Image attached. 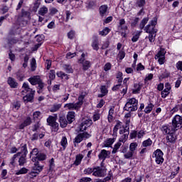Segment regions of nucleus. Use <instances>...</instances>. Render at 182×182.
Segmentation results:
<instances>
[{
	"instance_id": "obj_1",
	"label": "nucleus",
	"mask_w": 182,
	"mask_h": 182,
	"mask_svg": "<svg viewBox=\"0 0 182 182\" xmlns=\"http://www.w3.org/2000/svg\"><path fill=\"white\" fill-rule=\"evenodd\" d=\"M139 100L134 97H132L127 100V103L124 107V110L132 113V112H136L139 109Z\"/></svg>"
},
{
	"instance_id": "obj_2",
	"label": "nucleus",
	"mask_w": 182,
	"mask_h": 182,
	"mask_svg": "<svg viewBox=\"0 0 182 182\" xmlns=\"http://www.w3.org/2000/svg\"><path fill=\"white\" fill-rule=\"evenodd\" d=\"M20 156H18V166H24L26 163V154H28V149L26 144H23L19 148Z\"/></svg>"
},
{
	"instance_id": "obj_3",
	"label": "nucleus",
	"mask_w": 182,
	"mask_h": 182,
	"mask_svg": "<svg viewBox=\"0 0 182 182\" xmlns=\"http://www.w3.org/2000/svg\"><path fill=\"white\" fill-rule=\"evenodd\" d=\"M157 25V17H154L151 22L144 28L146 33H157L156 26Z\"/></svg>"
},
{
	"instance_id": "obj_4",
	"label": "nucleus",
	"mask_w": 182,
	"mask_h": 182,
	"mask_svg": "<svg viewBox=\"0 0 182 182\" xmlns=\"http://www.w3.org/2000/svg\"><path fill=\"white\" fill-rule=\"evenodd\" d=\"M163 156H164L163 151L161 149H156L154 151L152 158L155 159V162L156 164L161 166V164L164 163V158H163Z\"/></svg>"
},
{
	"instance_id": "obj_5",
	"label": "nucleus",
	"mask_w": 182,
	"mask_h": 182,
	"mask_svg": "<svg viewBox=\"0 0 182 182\" xmlns=\"http://www.w3.org/2000/svg\"><path fill=\"white\" fill-rule=\"evenodd\" d=\"M107 173V169L101 166L93 167V173L94 177H106Z\"/></svg>"
},
{
	"instance_id": "obj_6",
	"label": "nucleus",
	"mask_w": 182,
	"mask_h": 182,
	"mask_svg": "<svg viewBox=\"0 0 182 182\" xmlns=\"http://www.w3.org/2000/svg\"><path fill=\"white\" fill-rule=\"evenodd\" d=\"M139 144L137 142H132L129 145V151L127 152L126 154H124V159H130L132 157H133L134 154V151L137 150Z\"/></svg>"
},
{
	"instance_id": "obj_7",
	"label": "nucleus",
	"mask_w": 182,
	"mask_h": 182,
	"mask_svg": "<svg viewBox=\"0 0 182 182\" xmlns=\"http://www.w3.org/2000/svg\"><path fill=\"white\" fill-rule=\"evenodd\" d=\"M90 137V134L87 132H83L79 134L73 141L74 146L76 147L79 143H82L84 139H89Z\"/></svg>"
},
{
	"instance_id": "obj_8",
	"label": "nucleus",
	"mask_w": 182,
	"mask_h": 182,
	"mask_svg": "<svg viewBox=\"0 0 182 182\" xmlns=\"http://www.w3.org/2000/svg\"><path fill=\"white\" fill-rule=\"evenodd\" d=\"M181 124H182V117L180 115H176L173 120H172V124L171 126L174 127V130H178L180 127H181Z\"/></svg>"
},
{
	"instance_id": "obj_9",
	"label": "nucleus",
	"mask_w": 182,
	"mask_h": 182,
	"mask_svg": "<svg viewBox=\"0 0 182 182\" xmlns=\"http://www.w3.org/2000/svg\"><path fill=\"white\" fill-rule=\"evenodd\" d=\"M47 123H48L49 126H51L54 132H58L59 130V124L56 122V119L53 116L48 117Z\"/></svg>"
},
{
	"instance_id": "obj_10",
	"label": "nucleus",
	"mask_w": 182,
	"mask_h": 182,
	"mask_svg": "<svg viewBox=\"0 0 182 182\" xmlns=\"http://www.w3.org/2000/svg\"><path fill=\"white\" fill-rule=\"evenodd\" d=\"M174 129V127L172 126L171 124H164L161 127V131L163 134H170L171 133L176 132Z\"/></svg>"
},
{
	"instance_id": "obj_11",
	"label": "nucleus",
	"mask_w": 182,
	"mask_h": 182,
	"mask_svg": "<svg viewBox=\"0 0 182 182\" xmlns=\"http://www.w3.org/2000/svg\"><path fill=\"white\" fill-rule=\"evenodd\" d=\"M155 59H158L159 65H164V60L166 59V51L164 49H161L160 51L155 55Z\"/></svg>"
},
{
	"instance_id": "obj_12",
	"label": "nucleus",
	"mask_w": 182,
	"mask_h": 182,
	"mask_svg": "<svg viewBox=\"0 0 182 182\" xmlns=\"http://www.w3.org/2000/svg\"><path fill=\"white\" fill-rule=\"evenodd\" d=\"M109 156H110V151L102 149L101 150L100 153L98 155V159L100 160H102V161H105L106 159H109Z\"/></svg>"
},
{
	"instance_id": "obj_13",
	"label": "nucleus",
	"mask_w": 182,
	"mask_h": 182,
	"mask_svg": "<svg viewBox=\"0 0 182 182\" xmlns=\"http://www.w3.org/2000/svg\"><path fill=\"white\" fill-rule=\"evenodd\" d=\"M78 62L82 65V70H87L92 66L90 61L83 58H80Z\"/></svg>"
},
{
	"instance_id": "obj_14",
	"label": "nucleus",
	"mask_w": 182,
	"mask_h": 182,
	"mask_svg": "<svg viewBox=\"0 0 182 182\" xmlns=\"http://www.w3.org/2000/svg\"><path fill=\"white\" fill-rule=\"evenodd\" d=\"M166 140L167 143L174 144L176 142V140H177V135L174 134V132H171V134H168V135L166 136Z\"/></svg>"
},
{
	"instance_id": "obj_15",
	"label": "nucleus",
	"mask_w": 182,
	"mask_h": 182,
	"mask_svg": "<svg viewBox=\"0 0 182 182\" xmlns=\"http://www.w3.org/2000/svg\"><path fill=\"white\" fill-rule=\"evenodd\" d=\"M7 83L11 89H16V87H18V82L14 77H9L7 79Z\"/></svg>"
},
{
	"instance_id": "obj_16",
	"label": "nucleus",
	"mask_w": 182,
	"mask_h": 182,
	"mask_svg": "<svg viewBox=\"0 0 182 182\" xmlns=\"http://www.w3.org/2000/svg\"><path fill=\"white\" fill-rule=\"evenodd\" d=\"M92 125V120H86L81 123L80 125V132H85L89 126Z\"/></svg>"
},
{
	"instance_id": "obj_17",
	"label": "nucleus",
	"mask_w": 182,
	"mask_h": 182,
	"mask_svg": "<svg viewBox=\"0 0 182 182\" xmlns=\"http://www.w3.org/2000/svg\"><path fill=\"white\" fill-rule=\"evenodd\" d=\"M28 82L32 85L33 86H35L38 84L39 82H41V77L39 75H36L33 77H31L28 78Z\"/></svg>"
},
{
	"instance_id": "obj_18",
	"label": "nucleus",
	"mask_w": 182,
	"mask_h": 182,
	"mask_svg": "<svg viewBox=\"0 0 182 182\" xmlns=\"http://www.w3.org/2000/svg\"><path fill=\"white\" fill-rule=\"evenodd\" d=\"M64 107L67 110H79L80 109L76 103H67L64 105Z\"/></svg>"
},
{
	"instance_id": "obj_19",
	"label": "nucleus",
	"mask_w": 182,
	"mask_h": 182,
	"mask_svg": "<svg viewBox=\"0 0 182 182\" xmlns=\"http://www.w3.org/2000/svg\"><path fill=\"white\" fill-rule=\"evenodd\" d=\"M141 32L140 31H135L132 33V42L136 43L139 39L140 38V36L141 35Z\"/></svg>"
},
{
	"instance_id": "obj_20",
	"label": "nucleus",
	"mask_w": 182,
	"mask_h": 182,
	"mask_svg": "<svg viewBox=\"0 0 182 182\" xmlns=\"http://www.w3.org/2000/svg\"><path fill=\"white\" fill-rule=\"evenodd\" d=\"M46 160V155L43 153H39L37 156L32 157V161H43Z\"/></svg>"
},
{
	"instance_id": "obj_21",
	"label": "nucleus",
	"mask_w": 182,
	"mask_h": 182,
	"mask_svg": "<svg viewBox=\"0 0 182 182\" xmlns=\"http://www.w3.org/2000/svg\"><path fill=\"white\" fill-rule=\"evenodd\" d=\"M34 95H35V91L31 92L27 94L26 96H24L23 100H24L25 103H28V102H33Z\"/></svg>"
},
{
	"instance_id": "obj_22",
	"label": "nucleus",
	"mask_w": 182,
	"mask_h": 182,
	"mask_svg": "<svg viewBox=\"0 0 182 182\" xmlns=\"http://www.w3.org/2000/svg\"><path fill=\"white\" fill-rule=\"evenodd\" d=\"M34 163V167H33V171L38 173L43 170V166L39 165V161H33Z\"/></svg>"
},
{
	"instance_id": "obj_23",
	"label": "nucleus",
	"mask_w": 182,
	"mask_h": 182,
	"mask_svg": "<svg viewBox=\"0 0 182 182\" xmlns=\"http://www.w3.org/2000/svg\"><path fill=\"white\" fill-rule=\"evenodd\" d=\"M67 120L68 123H72L75 121V112L70 111L67 114Z\"/></svg>"
},
{
	"instance_id": "obj_24",
	"label": "nucleus",
	"mask_w": 182,
	"mask_h": 182,
	"mask_svg": "<svg viewBox=\"0 0 182 182\" xmlns=\"http://www.w3.org/2000/svg\"><path fill=\"white\" fill-rule=\"evenodd\" d=\"M83 154H79L75 156V161H74V166H79L80 163H82V160H83Z\"/></svg>"
},
{
	"instance_id": "obj_25",
	"label": "nucleus",
	"mask_w": 182,
	"mask_h": 182,
	"mask_svg": "<svg viewBox=\"0 0 182 182\" xmlns=\"http://www.w3.org/2000/svg\"><path fill=\"white\" fill-rule=\"evenodd\" d=\"M107 5H102L100 7V16H106L107 13Z\"/></svg>"
},
{
	"instance_id": "obj_26",
	"label": "nucleus",
	"mask_w": 182,
	"mask_h": 182,
	"mask_svg": "<svg viewBox=\"0 0 182 182\" xmlns=\"http://www.w3.org/2000/svg\"><path fill=\"white\" fill-rule=\"evenodd\" d=\"M60 107H62V104H53L50 109V112H51V113H55V112H58Z\"/></svg>"
},
{
	"instance_id": "obj_27",
	"label": "nucleus",
	"mask_w": 182,
	"mask_h": 182,
	"mask_svg": "<svg viewBox=\"0 0 182 182\" xmlns=\"http://www.w3.org/2000/svg\"><path fill=\"white\" fill-rule=\"evenodd\" d=\"M86 95L85 93L82 92L80 96L78 97V102H76L77 107L80 109L82 107V105H83V100L85 99V97Z\"/></svg>"
},
{
	"instance_id": "obj_28",
	"label": "nucleus",
	"mask_w": 182,
	"mask_h": 182,
	"mask_svg": "<svg viewBox=\"0 0 182 182\" xmlns=\"http://www.w3.org/2000/svg\"><path fill=\"white\" fill-rule=\"evenodd\" d=\"M48 11L49 10L48 9V7H46V6H43L39 9L38 15H41V16H45V15L48 14Z\"/></svg>"
},
{
	"instance_id": "obj_29",
	"label": "nucleus",
	"mask_w": 182,
	"mask_h": 182,
	"mask_svg": "<svg viewBox=\"0 0 182 182\" xmlns=\"http://www.w3.org/2000/svg\"><path fill=\"white\" fill-rule=\"evenodd\" d=\"M22 89H23V90H22V93H23V92H35V90H33L31 87H29V84L28 82H23L22 85Z\"/></svg>"
},
{
	"instance_id": "obj_30",
	"label": "nucleus",
	"mask_w": 182,
	"mask_h": 182,
	"mask_svg": "<svg viewBox=\"0 0 182 182\" xmlns=\"http://www.w3.org/2000/svg\"><path fill=\"white\" fill-rule=\"evenodd\" d=\"M63 69L66 73H73V68H72V65L69 64H64L63 65Z\"/></svg>"
},
{
	"instance_id": "obj_31",
	"label": "nucleus",
	"mask_w": 182,
	"mask_h": 182,
	"mask_svg": "<svg viewBox=\"0 0 182 182\" xmlns=\"http://www.w3.org/2000/svg\"><path fill=\"white\" fill-rule=\"evenodd\" d=\"M59 122L60 126L63 129L68 126V120H66V118L65 117H60Z\"/></svg>"
},
{
	"instance_id": "obj_32",
	"label": "nucleus",
	"mask_w": 182,
	"mask_h": 182,
	"mask_svg": "<svg viewBox=\"0 0 182 182\" xmlns=\"http://www.w3.org/2000/svg\"><path fill=\"white\" fill-rule=\"evenodd\" d=\"M18 156H21V153H17L13 156V157L11 159L10 166L15 167L16 164V157H18Z\"/></svg>"
},
{
	"instance_id": "obj_33",
	"label": "nucleus",
	"mask_w": 182,
	"mask_h": 182,
	"mask_svg": "<svg viewBox=\"0 0 182 182\" xmlns=\"http://www.w3.org/2000/svg\"><path fill=\"white\" fill-rule=\"evenodd\" d=\"M58 77H60V79H63V80H68V79H69V76L68 75V74L62 72V71H59L56 73Z\"/></svg>"
},
{
	"instance_id": "obj_34",
	"label": "nucleus",
	"mask_w": 182,
	"mask_h": 182,
	"mask_svg": "<svg viewBox=\"0 0 182 182\" xmlns=\"http://www.w3.org/2000/svg\"><path fill=\"white\" fill-rule=\"evenodd\" d=\"M147 22H149V17H145L141 20L139 23V29H141V31H143V29H144Z\"/></svg>"
},
{
	"instance_id": "obj_35",
	"label": "nucleus",
	"mask_w": 182,
	"mask_h": 182,
	"mask_svg": "<svg viewBox=\"0 0 182 182\" xmlns=\"http://www.w3.org/2000/svg\"><path fill=\"white\" fill-rule=\"evenodd\" d=\"M153 144V141L149 138L148 139H146L143 141L141 146L142 147H150Z\"/></svg>"
},
{
	"instance_id": "obj_36",
	"label": "nucleus",
	"mask_w": 182,
	"mask_h": 182,
	"mask_svg": "<svg viewBox=\"0 0 182 182\" xmlns=\"http://www.w3.org/2000/svg\"><path fill=\"white\" fill-rule=\"evenodd\" d=\"M44 87H45V84L42 82V80H41L38 84V87H37L38 93L39 94L42 93V92H43Z\"/></svg>"
},
{
	"instance_id": "obj_37",
	"label": "nucleus",
	"mask_w": 182,
	"mask_h": 182,
	"mask_svg": "<svg viewBox=\"0 0 182 182\" xmlns=\"http://www.w3.org/2000/svg\"><path fill=\"white\" fill-rule=\"evenodd\" d=\"M92 47L94 50H99V39L95 38L93 40Z\"/></svg>"
},
{
	"instance_id": "obj_38",
	"label": "nucleus",
	"mask_w": 182,
	"mask_h": 182,
	"mask_svg": "<svg viewBox=\"0 0 182 182\" xmlns=\"http://www.w3.org/2000/svg\"><path fill=\"white\" fill-rule=\"evenodd\" d=\"M153 107H154V105L151 103L148 104V106H146L144 109V113L149 114V113H151V110H153Z\"/></svg>"
},
{
	"instance_id": "obj_39",
	"label": "nucleus",
	"mask_w": 182,
	"mask_h": 182,
	"mask_svg": "<svg viewBox=\"0 0 182 182\" xmlns=\"http://www.w3.org/2000/svg\"><path fill=\"white\" fill-rule=\"evenodd\" d=\"M119 28H121V31H122V36L124 37V38H126V36L127 35V29H129V27H127V26L126 25H124V26H119Z\"/></svg>"
},
{
	"instance_id": "obj_40",
	"label": "nucleus",
	"mask_w": 182,
	"mask_h": 182,
	"mask_svg": "<svg viewBox=\"0 0 182 182\" xmlns=\"http://www.w3.org/2000/svg\"><path fill=\"white\" fill-rule=\"evenodd\" d=\"M140 90H141V85H140V84H134L133 93L134 94L140 93Z\"/></svg>"
},
{
	"instance_id": "obj_41",
	"label": "nucleus",
	"mask_w": 182,
	"mask_h": 182,
	"mask_svg": "<svg viewBox=\"0 0 182 182\" xmlns=\"http://www.w3.org/2000/svg\"><path fill=\"white\" fill-rule=\"evenodd\" d=\"M132 117V114L130 112H128L124 116V122L127 126H129L130 124V119Z\"/></svg>"
},
{
	"instance_id": "obj_42",
	"label": "nucleus",
	"mask_w": 182,
	"mask_h": 182,
	"mask_svg": "<svg viewBox=\"0 0 182 182\" xmlns=\"http://www.w3.org/2000/svg\"><path fill=\"white\" fill-rule=\"evenodd\" d=\"M33 117L34 120H38L39 119H42V113L39 111H36L33 114Z\"/></svg>"
},
{
	"instance_id": "obj_43",
	"label": "nucleus",
	"mask_w": 182,
	"mask_h": 182,
	"mask_svg": "<svg viewBox=\"0 0 182 182\" xmlns=\"http://www.w3.org/2000/svg\"><path fill=\"white\" fill-rule=\"evenodd\" d=\"M109 32H110L109 28L107 27H105L102 31L99 32V35H101V36H106V35H109Z\"/></svg>"
},
{
	"instance_id": "obj_44",
	"label": "nucleus",
	"mask_w": 182,
	"mask_h": 182,
	"mask_svg": "<svg viewBox=\"0 0 182 182\" xmlns=\"http://www.w3.org/2000/svg\"><path fill=\"white\" fill-rule=\"evenodd\" d=\"M119 129H122V122L120 121H118L116 125L114 127V134H116L117 133Z\"/></svg>"
},
{
	"instance_id": "obj_45",
	"label": "nucleus",
	"mask_w": 182,
	"mask_h": 182,
	"mask_svg": "<svg viewBox=\"0 0 182 182\" xmlns=\"http://www.w3.org/2000/svg\"><path fill=\"white\" fill-rule=\"evenodd\" d=\"M122 146V142L120 141L114 144L113 150L112 151V154H116L117 153V149H120V146Z\"/></svg>"
},
{
	"instance_id": "obj_46",
	"label": "nucleus",
	"mask_w": 182,
	"mask_h": 182,
	"mask_svg": "<svg viewBox=\"0 0 182 182\" xmlns=\"http://www.w3.org/2000/svg\"><path fill=\"white\" fill-rule=\"evenodd\" d=\"M114 143V139H108L105 141V147H110Z\"/></svg>"
},
{
	"instance_id": "obj_47",
	"label": "nucleus",
	"mask_w": 182,
	"mask_h": 182,
	"mask_svg": "<svg viewBox=\"0 0 182 182\" xmlns=\"http://www.w3.org/2000/svg\"><path fill=\"white\" fill-rule=\"evenodd\" d=\"M60 144L62 147H63L64 149H66V146H68V139L66 138V136L62 137Z\"/></svg>"
},
{
	"instance_id": "obj_48",
	"label": "nucleus",
	"mask_w": 182,
	"mask_h": 182,
	"mask_svg": "<svg viewBox=\"0 0 182 182\" xmlns=\"http://www.w3.org/2000/svg\"><path fill=\"white\" fill-rule=\"evenodd\" d=\"M31 68L32 72L36 70V60L35 58H32L31 61Z\"/></svg>"
},
{
	"instance_id": "obj_49",
	"label": "nucleus",
	"mask_w": 182,
	"mask_h": 182,
	"mask_svg": "<svg viewBox=\"0 0 182 182\" xmlns=\"http://www.w3.org/2000/svg\"><path fill=\"white\" fill-rule=\"evenodd\" d=\"M48 77L50 80H53L56 77V73L55 70H51L48 74Z\"/></svg>"
},
{
	"instance_id": "obj_50",
	"label": "nucleus",
	"mask_w": 182,
	"mask_h": 182,
	"mask_svg": "<svg viewBox=\"0 0 182 182\" xmlns=\"http://www.w3.org/2000/svg\"><path fill=\"white\" fill-rule=\"evenodd\" d=\"M38 154H39V151L36 148H34L30 153L31 157H38Z\"/></svg>"
},
{
	"instance_id": "obj_51",
	"label": "nucleus",
	"mask_w": 182,
	"mask_h": 182,
	"mask_svg": "<svg viewBox=\"0 0 182 182\" xmlns=\"http://www.w3.org/2000/svg\"><path fill=\"white\" fill-rule=\"evenodd\" d=\"M26 173H28V169L26 168H22L16 173V175L19 176L21 174H26Z\"/></svg>"
},
{
	"instance_id": "obj_52",
	"label": "nucleus",
	"mask_w": 182,
	"mask_h": 182,
	"mask_svg": "<svg viewBox=\"0 0 182 182\" xmlns=\"http://www.w3.org/2000/svg\"><path fill=\"white\" fill-rule=\"evenodd\" d=\"M117 79H118V83H122V82H123V73L122 72L117 73Z\"/></svg>"
},
{
	"instance_id": "obj_53",
	"label": "nucleus",
	"mask_w": 182,
	"mask_h": 182,
	"mask_svg": "<svg viewBox=\"0 0 182 182\" xmlns=\"http://www.w3.org/2000/svg\"><path fill=\"white\" fill-rule=\"evenodd\" d=\"M168 95H170V90H166V88L161 92V97L166 99Z\"/></svg>"
},
{
	"instance_id": "obj_54",
	"label": "nucleus",
	"mask_w": 182,
	"mask_h": 182,
	"mask_svg": "<svg viewBox=\"0 0 182 182\" xmlns=\"http://www.w3.org/2000/svg\"><path fill=\"white\" fill-rule=\"evenodd\" d=\"M111 178H112V175H109V176L104 178L103 180L96 179V181L95 182H107V181H109V180H111Z\"/></svg>"
},
{
	"instance_id": "obj_55",
	"label": "nucleus",
	"mask_w": 182,
	"mask_h": 182,
	"mask_svg": "<svg viewBox=\"0 0 182 182\" xmlns=\"http://www.w3.org/2000/svg\"><path fill=\"white\" fill-rule=\"evenodd\" d=\"M129 134H122V136H121V139H119V142L120 143H125L127 139H128L129 137Z\"/></svg>"
},
{
	"instance_id": "obj_56",
	"label": "nucleus",
	"mask_w": 182,
	"mask_h": 182,
	"mask_svg": "<svg viewBox=\"0 0 182 182\" xmlns=\"http://www.w3.org/2000/svg\"><path fill=\"white\" fill-rule=\"evenodd\" d=\"M155 38H156V35H154V33H149V36L146 37V39L148 38L149 42L151 43H153V41H154Z\"/></svg>"
},
{
	"instance_id": "obj_57",
	"label": "nucleus",
	"mask_w": 182,
	"mask_h": 182,
	"mask_svg": "<svg viewBox=\"0 0 182 182\" xmlns=\"http://www.w3.org/2000/svg\"><path fill=\"white\" fill-rule=\"evenodd\" d=\"M136 5L139 8H141L146 5V0H137Z\"/></svg>"
},
{
	"instance_id": "obj_58",
	"label": "nucleus",
	"mask_w": 182,
	"mask_h": 182,
	"mask_svg": "<svg viewBox=\"0 0 182 182\" xmlns=\"http://www.w3.org/2000/svg\"><path fill=\"white\" fill-rule=\"evenodd\" d=\"M93 174V168H87L84 170V174L89 176L90 174Z\"/></svg>"
},
{
	"instance_id": "obj_59",
	"label": "nucleus",
	"mask_w": 182,
	"mask_h": 182,
	"mask_svg": "<svg viewBox=\"0 0 182 182\" xmlns=\"http://www.w3.org/2000/svg\"><path fill=\"white\" fill-rule=\"evenodd\" d=\"M146 134V131L140 130L137 132V137L139 139H143V136Z\"/></svg>"
},
{
	"instance_id": "obj_60",
	"label": "nucleus",
	"mask_w": 182,
	"mask_h": 182,
	"mask_svg": "<svg viewBox=\"0 0 182 182\" xmlns=\"http://www.w3.org/2000/svg\"><path fill=\"white\" fill-rule=\"evenodd\" d=\"M75 32L73 30H71L70 32L68 33V39H73L75 38Z\"/></svg>"
},
{
	"instance_id": "obj_61",
	"label": "nucleus",
	"mask_w": 182,
	"mask_h": 182,
	"mask_svg": "<svg viewBox=\"0 0 182 182\" xmlns=\"http://www.w3.org/2000/svg\"><path fill=\"white\" fill-rule=\"evenodd\" d=\"M100 92H101V93H103L104 95H107L109 91L107 90V87H106L105 85H102L100 87Z\"/></svg>"
},
{
	"instance_id": "obj_62",
	"label": "nucleus",
	"mask_w": 182,
	"mask_h": 182,
	"mask_svg": "<svg viewBox=\"0 0 182 182\" xmlns=\"http://www.w3.org/2000/svg\"><path fill=\"white\" fill-rule=\"evenodd\" d=\"M13 107L14 109H15V110H19V109L21 108V102H14Z\"/></svg>"
},
{
	"instance_id": "obj_63",
	"label": "nucleus",
	"mask_w": 182,
	"mask_h": 182,
	"mask_svg": "<svg viewBox=\"0 0 182 182\" xmlns=\"http://www.w3.org/2000/svg\"><path fill=\"white\" fill-rule=\"evenodd\" d=\"M95 6V1H89L87 3L86 8L87 9H92Z\"/></svg>"
},
{
	"instance_id": "obj_64",
	"label": "nucleus",
	"mask_w": 182,
	"mask_h": 182,
	"mask_svg": "<svg viewBox=\"0 0 182 182\" xmlns=\"http://www.w3.org/2000/svg\"><path fill=\"white\" fill-rule=\"evenodd\" d=\"M176 68L177 70H181L182 72V61H178L176 63Z\"/></svg>"
}]
</instances>
